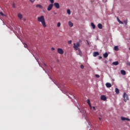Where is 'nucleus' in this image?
<instances>
[{"mask_svg": "<svg viewBox=\"0 0 130 130\" xmlns=\"http://www.w3.org/2000/svg\"><path fill=\"white\" fill-rule=\"evenodd\" d=\"M117 19L118 22L119 23V24H123V22L120 21V20H119V18H118V17L117 18Z\"/></svg>", "mask_w": 130, "mask_h": 130, "instance_id": "nucleus-20", "label": "nucleus"}, {"mask_svg": "<svg viewBox=\"0 0 130 130\" xmlns=\"http://www.w3.org/2000/svg\"><path fill=\"white\" fill-rule=\"evenodd\" d=\"M101 100H103L104 101H106V100L107 99V98L104 95H101Z\"/></svg>", "mask_w": 130, "mask_h": 130, "instance_id": "nucleus-6", "label": "nucleus"}, {"mask_svg": "<svg viewBox=\"0 0 130 130\" xmlns=\"http://www.w3.org/2000/svg\"><path fill=\"white\" fill-rule=\"evenodd\" d=\"M54 14L55 15H56V13H55V12H54Z\"/></svg>", "mask_w": 130, "mask_h": 130, "instance_id": "nucleus-41", "label": "nucleus"}, {"mask_svg": "<svg viewBox=\"0 0 130 130\" xmlns=\"http://www.w3.org/2000/svg\"><path fill=\"white\" fill-rule=\"evenodd\" d=\"M92 109L95 111V110H96V108H95V107L93 106V107H92Z\"/></svg>", "mask_w": 130, "mask_h": 130, "instance_id": "nucleus-33", "label": "nucleus"}, {"mask_svg": "<svg viewBox=\"0 0 130 130\" xmlns=\"http://www.w3.org/2000/svg\"><path fill=\"white\" fill-rule=\"evenodd\" d=\"M51 49H52V50H54L55 49H54V48H52Z\"/></svg>", "mask_w": 130, "mask_h": 130, "instance_id": "nucleus-39", "label": "nucleus"}, {"mask_svg": "<svg viewBox=\"0 0 130 130\" xmlns=\"http://www.w3.org/2000/svg\"><path fill=\"white\" fill-rule=\"evenodd\" d=\"M95 77H96V78H100V76H99V75H95Z\"/></svg>", "mask_w": 130, "mask_h": 130, "instance_id": "nucleus-32", "label": "nucleus"}, {"mask_svg": "<svg viewBox=\"0 0 130 130\" xmlns=\"http://www.w3.org/2000/svg\"><path fill=\"white\" fill-rule=\"evenodd\" d=\"M123 98H124V102H127V101L129 100L128 95H127L126 92L123 93Z\"/></svg>", "mask_w": 130, "mask_h": 130, "instance_id": "nucleus-3", "label": "nucleus"}, {"mask_svg": "<svg viewBox=\"0 0 130 130\" xmlns=\"http://www.w3.org/2000/svg\"><path fill=\"white\" fill-rule=\"evenodd\" d=\"M38 22H41L44 28H46L47 25L46 23H45V19H44V16L43 15L40 16V17H38Z\"/></svg>", "mask_w": 130, "mask_h": 130, "instance_id": "nucleus-1", "label": "nucleus"}, {"mask_svg": "<svg viewBox=\"0 0 130 130\" xmlns=\"http://www.w3.org/2000/svg\"><path fill=\"white\" fill-rule=\"evenodd\" d=\"M128 66L130 67V62L128 63Z\"/></svg>", "mask_w": 130, "mask_h": 130, "instance_id": "nucleus-40", "label": "nucleus"}, {"mask_svg": "<svg viewBox=\"0 0 130 130\" xmlns=\"http://www.w3.org/2000/svg\"><path fill=\"white\" fill-rule=\"evenodd\" d=\"M112 64H113V66H118V61H114L112 63Z\"/></svg>", "mask_w": 130, "mask_h": 130, "instance_id": "nucleus-16", "label": "nucleus"}, {"mask_svg": "<svg viewBox=\"0 0 130 130\" xmlns=\"http://www.w3.org/2000/svg\"><path fill=\"white\" fill-rule=\"evenodd\" d=\"M87 104H88V105H91V103H90V100H87Z\"/></svg>", "mask_w": 130, "mask_h": 130, "instance_id": "nucleus-24", "label": "nucleus"}, {"mask_svg": "<svg viewBox=\"0 0 130 130\" xmlns=\"http://www.w3.org/2000/svg\"><path fill=\"white\" fill-rule=\"evenodd\" d=\"M12 7L14 8V9H16V5H15V4H13Z\"/></svg>", "mask_w": 130, "mask_h": 130, "instance_id": "nucleus-29", "label": "nucleus"}, {"mask_svg": "<svg viewBox=\"0 0 130 130\" xmlns=\"http://www.w3.org/2000/svg\"><path fill=\"white\" fill-rule=\"evenodd\" d=\"M103 56L104 57H105V58H106V57H108V53L107 52H106L105 54H103Z\"/></svg>", "mask_w": 130, "mask_h": 130, "instance_id": "nucleus-15", "label": "nucleus"}, {"mask_svg": "<svg viewBox=\"0 0 130 130\" xmlns=\"http://www.w3.org/2000/svg\"><path fill=\"white\" fill-rule=\"evenodd\" d=\"M86 42L87 43L88 45H89V42L88 41V40H86Z\"/></svg>", "mask_w": 130, "mask_h": 130, "instance_id": "nucleus-38", "label": "nucleus"}, {"mask_svg": "<svg viewBox=\"0 0 130 130\" xmlns=\"http://www.w3.org/2000/svg\"><path fill=\"white\" fill-rule=\"evenodd\" d=\"M29 1L31 4H34L35 0H29Z\"/></svg>", "mask_w": 130, "mask_h": 130, "instance_id": "nucleus-26", "label": "nucleus"}, {"mask_svg": "<svg viewBox=\"0 0 130 130\" xmlns=\"http://www.w3.org/2000/svg\"><path fill=\"white\" fill-rule=\"evenodd\" d=\"M115 92H116V94H119V89H118V88H115Z\"/></svg>", "mask_w": 130, "mask_h": 130, "instance_id": "nucleus-18", "label": "nucleus"}, {"mask_svg": "<svg viewBox=\"0 0 130 130\" xmlns=\"http://www.w3.org/2000/svg\"><path fill=\"white\" fill-rule=\"evenodd\" d=\"M68 44H72V40L69 41L68 42Z\"/></svg>", "mask_w": 130, "mask_h": 130, "instance_id": "nucleus-31", "label": "nucleus"}, {"mask_svg": "<svg viewBox=\"0 0 130 130\" xmlns=\"http://www.w3.org/2000/svg\"><path fill=\"white\" fill-rule=\"evenodd\" d=\"M114 50H115L116 51H118L119 49H118V46H115L114 48Z\"/></svg>", "mask_w": 130, "mask_h": 130, "instance_id": "nucleus-19", "label": "nucleus"}, {"mask_svg": "<svg viewBox=\"0 0 130 130\" xmlns=\"http://www.w3.org/2000/svg\"><path fill=\"white\" fill-rule=\"evenodd\" d=\"M121 119L123 121H124V120H127V121H129V120H130V119L128 118H125L124 117H121Z\"/></svg>", "mask_w": 130, "mask_h": 130, "instance_id": "nucleus-7", "label": "nucleus"}, {"mask_svg": "<svg viewBox=\"0 0 130 130\" xmlns=\"http://www.w3.org/2000/svg\"><path fill=\"white\" fill-rule=\"evenodd\" d=\"M91 26L92 27L93 29H95V28L96 27V26H95V24H94V23H93V22H92L91 23Z\"/></svg>", "mask_w": 130, "mask_h": 130, "instance_id": "nucleus-21", "label": "nucleus"}, {"mask_svg": "<svg viewBox=\"0 0 130 130\" xmlns=\"http://www.w3.org/2000/svg\"><path fill=\"white\" fill-rule=\"evenodd\" d=\"M121 74L123 76H125V75H126V72L124 70H121Z\"/></svg>", "mask_w": 130, "mask_h": 130, "instance_id": "nucleus-11", "label": "nucleus"}, {"mask_svg": "<svg viewBox=\"0 0 130 130\" xmlns=\"http://www.w3.org/2000/svg\"><path fill=\"white\" fill-rule=\"evenodd\" d=\"M98 55H99V52H94L93 53V56L94 57H96V56H98Z\"/></svg>", "mask_w": 130, "mask_h": 130, "instance_id": "nucleus-9", "label": "nucleus"}, {"mask_svg": "<svg viewBox=\"0 0 130 130\" xmlns=\"http://www.w3.org/2000/svg\"><path fill=\"white\" fill-rule=\"evenodd\" d=\"M49 1H50V2L51 4H52H52H54V0H49Z\"/></svg>", "mask_w": 130, "mask_h": 130, "instance_id": "nucleus-27", "label": "nucleus"}, {"mask_svg": "<svg viewBox=\"0 0 130 130\" xmlns=\"http://www.w3.org/2000/svg\"><path fill=\"white\" fill-rule=\"evenodd\" d=\"M100 120H101V118H99Z\"/></svg>", "mask_w": 130, "mask_h": 130, "instance_id": "nucleus-42", "label": "nucleus"}, {"mask_svg": "<svg viewBox=\"0 0 130 130\" xmlns=\"http://www.w3.org/2000/svg\"><path fill=\"white\" fill-rule=\"evenodd\" d=\"M80 68H81V69H84L83 65H81Z\"/></svg>", "mask_w": 130, "mask_h": 130, "instance_id": "nucleus-34", "label": "nucleus"}, {"mask_svg": "<svg viewBox=\"0 0 130 130\" xmlns=\"http://www.w3.org/2000/svg\"><path fill=\"white\" fill-rule=\"evenodd\" d=\"M36 8H39V9H43V7H42V6H41V5L40 4L37 5L36 6Z\"/></svg>", "mask_w": 130, "mask_h": 130, "instance_id": "nucleus-12", "label": "nucleus"}, {"mask_svg": "<svg viewBox=\"0 0 130 130\" xmlns=\"http://www.w3.org/2000/svg\"><path fill=\"white\" fill-rule=\"evenodd\" d=\"M54 6L56 9H59V4L58 3H55L54 4Z\"/></svg>", "mask_w": 130, "mask_h": 130, "instance_id": "nucleus-8", "label": "nucleus"}, {"mask_svg": "<svg viewBox=\"0 0 130 130\" xmlns=\"http://www.w3.org/2000/svg\"><path fill=\"white\" fill-rule=\"evenodd\" d=\"M68 24L70 27H73L74 26V24L71 21H69Z\"/></svg>", "mask_w": 130, "mask_h": 130, "instance_id": "nucleus-14", "label": "nucleus"}, {"mask_svg": "<svg viewBox=\"0 0 130 130\" xmlns=\"http://www.w3.org/2000/svg\"><path fill=\"white\" fill-rule=\"evenodd\" d=\"M67 13L68 15H71V10L70 9L67 10Z\"/></svg>", "mask_w": 130, "mask_h": 130, "instance_id": "nucleus-23", "label": "nucleus"}, {"mask_svg": "<svg viewBox=\"0 0 130 130\" xmlns=\"http://www.w3.org/2000/svg\"><path fill=\"white\" fill-rule=\"evenodd\" d=\"M0 15L1 16H5V14H4V13L2 12H0Z\"/></svg>", "mask_w": 130, "mask_h": 130, "instance_id": "nucleus-30", "label": "nucleus"}, {"mask_svg": "<svg viewBox=\"0 0 130 130\" xmlns=\"http://www.w3.org/2000/svg\"><path fill=\"white\" fill-rule=\"evenodd\" d=\"M99 57L100 59H101V58H102V56H99Z\"/></svg>", "mask_w": 130, "mask_h": 130, "instance_id": "nucleus-37", "label": "nucleus"}, {"mask_svg": "<svg viewBox=\"0 0 130 130\" xmlns=\"http://www.w3.org/2000/svg\"><path fill=\"white\" fill-rule=\"evenodd\" d=\"M73 47L75 49V50H78V49L79 55H80V56H82V51H81V49H80L79 48L78 49V47H80V43L77 42L76 44V43H74Z\"/></svg>", "mask_w": 130, "mask_h": 130, "instance_id": "nucleus-2", "label": "nucleus"}, {"mask_svg": "<svg viewBox=\"0 0 130 130\" xmlns=\"http://www.w3.org/2000/svg\"><path fill=\"white\" fill-rule=\"evenodd\" d=\"M57 26V27H60V22H58Z\"/></svg>", "mask_w": 130, "mask_h": 130, "instance_id": "nucleus-28", "label": "nucleus"}, {"mask_svg": "<svg viewBox=\"0 0 130 130\" xmlns=\"http://www.w3.org/2000/svg\"><path fill=\"white\" fill-rule=\"evenodd\" d=\"M124 23L125 25H127V20H124Z\"/></svg>", "mask_w": 130, "mask_h": 130, "instance_id": "nucleus-25", "label": "nucleus"}, {"mask_svg": "<svg viewBox=\"0 0 130 130\" xmlns=\"http://www.w3.org/2000/svg\"><path fill=\"white\" fill-rule=\"evenodd\" d=\"M18 17L20 20H22V18H23V16L20 13L18 14Z\"/></svg>", "mask_w": 130, "mask_h": 130, "instance_id": "nucleus-13", "label": "nucleus"}, {"mask_svg": "<svg viewBox=\"0 0 130 130\" xmlns=\"http://www.w3.org/2000/svg\"><path fill=\"white\" fill-rule=\"evenodd\" d=\"M53 8V4H50L47 8V11H51L52 10V8Z\"/></svg>", "mask_w": 130, "mask_h": 130, "instance_id": "nucleus-5", "label": "nucleus"}, {"mask_svg": "<svg viewBox=\"0 0 130 130\" xmlns=\"http://www.w3.org/2000/svg\"><path fill=\"white\" fill-rule=\"evenodd\" d=\"M24 47H25V48H28V45H27V44L26 43H24Z\"/></svg>", "mask_w": 130, "mask_h": 130, "instance_id": "nucleus-22", "label": "nucleus"}, {"mask_svg": "<svg viewBox=\"0 0 130 130\" xmlns=\"http://www.w3.org/2000/svg\"><path fill=\"white\" fill-rule=\"evenodd\" d=\"M71 96H69L70 98H74V95H71Z\"/></svg>", "mask_w": 130, "mask_h": 130, "instance_id": "nucleus-36", "label": "nucleus"}, {"mask_svg": "<svg viewBox=\"0 0 130 130\" xmlns=\"http://www.w3.org/2000/svg\"><path fill=\"white\" fill-rule=\"evenodd\" d=\"M98 28H99V29H102L103 26H102V25L101 24V23H99V24H98Z\"/></svg>", "mask_w": 130, "mask_h": 130, "instance_id": "nucleus-17", "label": "nucleus"}, {"mask_svg": "<svg viewBox=\"0 0 130 130\" xmlns=\"http://www.w3.org/2000/svg\"><path fill=\"white\" fill-rule=\"evenodd\" d=\"M57 52H58V53H59V54H63L64 52H63V50H62V49L58 48L57 49Z\"/></svg>", "mask_w": 130, "mask_h": 130, "instance_id": "nucleus-4", "label": "nucleus"}, {"mask_svg": "<svg viewBox=\"0 0 130 130\" xmlns=\"http://www.w3.org/2000/svg\"><path fill=\"white\" fill-rule=\"evenodd\" d=\"M90 109H92V106L91 105H89Z\"/></svg>", "mask_w": 130, "mask_h": 130, "instance_id": "nucleus-35", "label": "nucleus"}, {"mask_svg": "<svg viewBox=\"0 0 130 130\" xmlns=\"http://www.w3.org/2000/svg\"><path fill=\"white\" fill-rule=\"evenodd\" d=\"M106 87H107V88H111V87H112V85H111V83H107L106 84Z\"/></svg>", "mask_w": 130, "mask_h": 130, "instance_id": "nucleus-10", "label": "nucleus"}]
</instances>
